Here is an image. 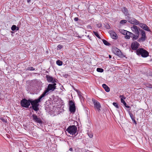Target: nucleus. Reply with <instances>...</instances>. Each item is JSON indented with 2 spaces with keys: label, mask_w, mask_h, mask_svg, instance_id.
Instances as JSON below:
<instances>
[{
  "label": "nucleus",
  "mask_w": 152,
  "mask_h": 152,
  "mask_svg": "<svg viewBox=\"0 0 152 152\" xmlns=\"http://www.w3.org/2000/svg\"><path fill=\"white\" fill-rule=\"evenodd\" d=\"M137 53L138 55H141L143 57H145L148 56V52L146 50L142 49L139 48L137 50Z\"/></svg>",
  "instance_id": "7ed1b4c3"
},
{
  "label": "nucleus",
  "mask_w": 152,
  "mask_h": 152,
  "mask_svg": "<svg viewBox=\"0 0 152 152\" xmlns=\"http://www.w3.org/2000/svg\"><path fill=\"white\" fill-rule=\"evenodd\" d=\"M127 22V20H123L121 21L120 22V24H124L126 23Z\"/></svg>",
  "instance_id": "c85d7f7f"
},
{
  "label": "nucleus",
  "mask_w": 152,
  "mask_h": 152,
  "mask_svg": "<svg viewBox=\"0 0 152 152\" xmlns=\"http://www.w3.org/2000/svg\"><path fill=\"white\" fill-rule=\"evenodd\" d=\"M121 11L125 15L128 16L130 15L127 9L125 7H122L121 8Z\"/></svg>",
  "instance_id": "dca6fc26"
},
{
  "label": "nucleus",
  "mask_w": 152,
  "mask_h": 152,
  "mask_svg": "<svg viewBox=\"0 0 152 152\" xmlns=\"http://www.w3.org/2000/svg\"><path fill=\"white\" fill-rule=\"evenodd\" d=\"M46 78L47 81L49 83L52 82L54 83L57 82V80L54 78H53L52 77H51L49 75H47L46 76Z\"/></svg>",
  "instance_id": "1a4fd4ad"
},
{
  "label": "nucleus",
  "mask_w": 152,
  "mask_h": 152,
  "mask_svg": "<svg viewBox=\"0 0 152 152\" xmlns=\"http://www.w3.org/2000/svg\"><path fill=\"white\" fill-rule=\"evenodd\" d=\"M44 97V96L41 94L38 99H36L34 100L31 99L30 103L32 106L39 105L38 103L40 102L41 100H42V98Z\"/></svg>",
  "instance_id": "39448f33"
},
{
  "label": "nucleus",
  "mask_w": 152,
  "mask_h": 152,
  "mask_svg": "<svg viewBox=\"0 0 152 152\" xmlns=\"http://www.w3.org/2000/svg\"><path fill=\"white\" fill-rule=\"evenodd\" d=\"M121 103H123L124 105H126V104L125 102V101L123 99H121Z\"/></svg>",
  "instance_id": "e433bc0d"
},
{
  "label": "nucleus",
  "mask_w": 152,
  "mask_h": 152,
  "mask_svg": "<svg viewBox=\"0 0 152 152\" xmlns=\"http://www.w3.org/2000/svg\"><path fill=\"white\" fill-rule=\"evenodd\" d=\"M102 41L103 43L106 45L109 46L110 45L109 42L104 39H103Z\"/></svg>",
  "instance_id": "5701e85b"
},
{
  "label": "nucleus",
  "mask_w": 152,
  "mask_h": 152,
  "mask_svg": "<svg viewBox=\"0 0 152 152\" xmlns=\"http://www.w3.org/2000/svg\"><path fill=\"white\" fill-rule=\"evenodd\" d=\"M136 35H135L133 34V38H132V39L133 40H136L138 39L139 37V33L138 34H136Z\"/></svg>",
  "instance_id": "412c9836"
},
{
  "label": "nucleus",
  "mask_w": 152,
  "mask_h": 152,
  "mask_svg": "<svg viewBox=\"0 0 152 152\" xmlns=\"http://www.w3.org/2000/svg\"><path fill=\"white\" fill-rule=\"evenodd\" d=\"M1 119L2 121H3L4 122H6V120H5L4 119H3V118H1Z\"/></svg>",
  "instance_id": "37998d69"
},
{
  "label": "nucleus",
  "mask_w": 152,
  "mask_h": 152,
  "mask_svg": "<svg viewBox=\"0 0 152 152\" xmlns=\"http://www.w3.org/2000/svg\"><path fill=\"white\" fill-rule=\"evenodd\" d=\"M28 69L29 70H34V69L32 67H30L28 68Z\"/></svg>",
  "instance_id": "f704fd0d"
},
{
  "label": "nucleus",
  "mask_w": 152,
  "mask_h": 152,
  "mask_svg": "<svg viewBox=\"0 0 152 152\" xmlns=\"http://www.w3.org/2000/svg\"><path fill=\"white\" fill-rule=\"evenodd\" d=\"M145 86L148 88H152V85L149 83H146L145 84Z\"/></svg>",
  "instance_id": "393cba45"
},
{
  "label": "nucleus",
  "mask_w": 152,
  "mask_h": 152,
  "mask_svg": "<svg viewBox=\"0 0 152 152\" xmlns=\"http://www.w3.org/2000/svg\"><path fill=\"white\" fill-rule=\"evenodd\" d=\"M106 28L107 29H109L110 28V26L109 25H107V26H106Z\"/></svg>",
  "instance_id": "79ce46f5"
},
{
  "label": "nucleus",
  "mask_w": 152,
  "mask_h": 152,
  "mask_svg": "<svg viewBox=\"0 0 152 152\" xmlns=\"http://www.w3.org/2000/svg\"><path fill=\"white\" fill-rule=\"evenodd\" d=\"M87 134L90 138H92L93 137V134L92 132H88Z\"/></svg>",
  "instance_id": "bb28decb"
},
{
  "label": "nucleus",
  "mask_w": 152,
  "mask_h": 152,
  "mask_svg": "<svg viewBox=\"0 0 152 152\" xmlns=\"http://www.w3.org/2000/svg\"><path fill=\"white\" fill-rule=\"evenodd\" d=\"M75 106L74 103L72 101H70L69 106Z\"/></svg>",
  "instance_id": "473e14b6"
},
{
  "label": "nucleus",
  "mask_w": 152,
  "mask_h": 152,
  "mask_svg": "<svg viewBox=\"0 0 152 152\" xmlns=\"http://www.w3.org/2000/svg\"><path fill=\"white\" fill-rule=\"evenodd\" d=\"M16 30H19V27H17V28Z\"/></svg>",
  "instance_id": "49530a36"
},
{
  "label": "nucleus",
  "mask_w": 152,
  "mask_h": 152,
  "mask_svg": "<svg viewBox=\"0 0 152 152\" xmlns=\"http://www.w3.org/2000/svg\"><path fill=\"white\" fill-rule=\"evenodd\" d=\"M57 48V50H60L63 48V46L61 45H58Z\"/></svg>",
  "instance_id": "72a5a7b5"
},
{
  "label": "nucleus",
  "mask_w": 152,
  "mask_h": 152,
  "mask_svg": "<svg viewBox=\"0 0 152 152\" xmlns=\"http://www.w3.org/2000/svg\"><path fill=\"white\" fill-rule=\"evenodd\" d=\"M133 35V33L127 31V33L125 35L126 36L125 37L126 39H129L130 38V37H132Z\"/></svg>",
  "instance_id": "f3484780"
},
{
  "label": "nucleus",
  "mask_w": 152,
  "mask_h": 152,
  "mask_svg": "<svg viewBox=\"0 0 152 152\" xmlns=\"http://www.w3.org/2000/svg\"><path fill=\"white\" fill-rule=\"evenodd\" d=\"M129 113L132 121H134L136 124V121L135 120V118L133 114L132 113H131L130 111L129 112Z\"/></svg>",
  "instance_id": "6ab92c4d"
},
{
  "label": "nucleus",
  "mask_w": 152,
  "mask_h": 152,
  "mask_svg": "<svg viewBox=\"0 0 152 152\" xmlns=\"http://www.w3.org/2000/svg\"><path fill=\"white\" fill-rule=\"evenodd\" d=\"M56 84L55 83L53 84H50L48 85L47 89L42 94L44 97L48 94V93L50 91H53L56 88Z\"/></svg>",
  "instance_id": "f257e3e1"
},
{
  "label": "nucleus",
  "mask_w": 152,
  "mask_h": 152,
  "mask_svg": "<svg viewBox=\"0 0 152 152\" xmlns=\"http://www.w3.org/2000/svg\"><path fill=\"white\" fill-rule=\"evenodd\" d=\"M17 28V26L15 25H13L11 27V30L14 31Z\"/></svg>",
  "instance_id": "7c9ffc66"
},
{
  "label": "nucleus",
  "mask_w": 152,
  "mask_h": 152,
  "mask_svg": "<svg viewBox=\"0 0 152 152\" xmlns=\"http://www.w3.org/2000/svg\"><path fill=\"white\" fill-rule=\"evenodd\" d=\"M111 37L114 39H116L118 36L116 33L113 31H111L109 32Z\"/></svg>",
  "instance_id": "4468645a"
},
{
  "label": "nucleus",
  "mask_w": 152,
  "mask_h": 152,
  "mask_svg": "<svg viewBox=\"0 0 152 152\" xmlns=\"http://www.w3.org/2000/svg\"><path fill=\"white\" fill-rule=\"evenodd\" d=\"M92 101L94 104V107L97 109L98 111H100L101 106L99 102L94 99H92Z\"/></svg>",
  "instance_id": "6e6552de"
},
{
  "label": "nucleus",
  "mask_w": 152,
  "mask_h": 152,
  "mask_svg": "<svg viewBox=\"0 0 152 152\" xmlns=\"http://www.w3.org/2000/svg\"><path fill=\"white\" fill-rule=\"evenodd\" d=\"M74 20L76 21H77L78 20V18L77 17L75 18Z\"/></svg>",
  "instance_id": "ea45409f"
},
{
  "label": "nucleus",
  "mask_w": 152,
  "mask_h": 152,
  "mask_svg": "<svg viewBox=\"0 0 152 152\" xmlns=\"http://www.w3.org/2000/svg\"><path fill=\"white\" fill-rule=\"evenodd\" d=\"M113 105L116 108H119V106L118 104V103L116 102H113Z\"/></svg>",
  "instance_id": "2f4dec72"
},
{
  "label": "nucleus",
  "mask_w": 152,
  "mask_h": 152,
  "mask_svg": "<svg viewBox=\"0 0 152 152\" xmlns=\"http://www.w3.org/2000/svg\"><path fill=\"white\" fill-rule=\"evenodd\" d=\"M88 37H89V35H88Z\"/></svg>",
  "instance_id": "8fccbe9b"
},
{
  "label": "nucleus",
  "mask_w": 152,
  "mask_h": 152,
  "mask_svg": "<svg viewBox=\"0 0 152 152\" xmlns=\"http://www.w3.org/2000/svg\"><path fill=\"white\" fill-rule=\"evenodd\" d=\"M120 98H121V99H123L124 100V99H125L126 98L124 97V95H120L119 96Z\"/></svg>",
  "instance_id": "c9c22d12"
},
{
  "label": "nucleus",
  "mask_w": 152,
  "mask_h": 152,
  "mask_svg": "<svg viewBox=\"0 0 152 152\" xmlns=\"http://www.w3.org/2000/svg\"><path fill=\"white\" fill-rule=\"evenodd\" d=\"M31 99L27 100L25 99H23L21 101V106L25 108H28L30 105Z\"/></svg>",
  "instance_id": "20e7f679"
},
{
  "label": "nucleus",
  "mask_w": 152,
  "mask_h": 152,
  "mask_svg": "<svg viewBox=\"0 0 152 152\" xmlns=\"http://www.w3.org/2000/svg\"><path fill=\"white\" fill-rule=\"evenodd\" d=\"M96 71L99 72H103L104 70L102 68H97Z\"/></svg>",
  "instance_id": "cd10ccee"
},
{
  "label": "nucleus",
  "mask_w": 152,
  "mask_h": 152,
  "mask_svg": "<svg viewBox=\"0 0 152 152\" xmlns=\"http://www.w3.org/2000/svg\"><path fill=\"white\" fill-rule=\"evenodd\" d=\"M114 53L115 54L119 57H122V54L119 49L116 48L114 49Z\"/></svg>",
  "instance_id": "f8f14e48"
},
{
  "label": "nucleus",
  "mask_w": 152,
  "mask_h": 152,
  "mask_svg": "<svg viewBox=\"0 0 152 152\" xmlns=\"http://www.w3.org/2000/svg\"><path fill=\"white\" fill-rule=\"evenodd\" d=\"M39 105L32 106V107L33 110L35 111H37L39 110L38 106Z\"/></svg>",
  "instance_id": "b1692460"
},
{
  "label": "nucleus",
  "mask_w": 152,
  "mask_h": 152,
  "mask_svg": "<svg viewBox=\"0 0 152 152\" xmlns=\"http://www.w3.org/2000/svg\"><path fill=\"white\" fill-rule=\"evenodd\" d=\"M139 45V43L137 42H133L132 43L131 47L133 50H137L138 48Z\"/></svg>",
  "instance_id": "ddd939ff"
},
{
  "label": "nucleus",
  "mask_w": 152,
  "mask_h": 152,
  "mask_svg": "<svg viewBox=\"0 0 152 152\" xmlns=\"http://www.w3.org/2000/svg\"><path fill=\"white\" fill-rule=\"evenodd\" d=\"M93 33L99 39H100V37L99 35L97 32H95V31H93Z\"/></svg>",
  "instance_id": "c756f323"
},
{
  "label": "nucleus",
  "mask_w": 152,
  "mask_h": 152,
  "mask_svg": "<svg viewBox=\"0 0 152 152\" xmlns=\"http://www.w3.org/2000/svg\"><path fill=\"white\" fill-rule=\"evenodd\" d=\"M128 21L131 23L135 25H138L139 24V22L134 18H132L129 17L128 19Z\"/></svg>",
  "instance_id": "0eeeda50"
},
{
  "label": "nucleus",
  "mask_w": 152,
  "mask_h": 152,
  "mask_svg": "<svg viewBox=\"0 0 152 152\" xmlns=\"http://www.w3.org/2000/svg\"><path fill=\"white\" fill-rule=\"evenodd\" d=\"M102 86L106 92H109L110 91V88L106 85L104 84L102 85Z\"/></svg>",
  "instance_id": "a211bd4d"
},
{
  "label": "nucleus",
  "mask_w": 152,
  "mask_h": 152,
  "mask_svg": "<svg viewBox=\"0 0 152 152\" xmlns=\"http://www.w3.org/2000/svg\"><path fill=\"white\" fill-rule=\"evenodd\" d=\"M111 57H112L110 55H109V58H111Z\"/></svg>",
  "instance_id": "09e8293b"
},
{
  "label": "nucleus",
  "mask_w": 152,
  "mask_h": 152,
  "mask_svg": "<svg viewBox=\"0 0 152 152\" xmlns=\"http://www.w3.org/2000/svg\"><path fill=\"white\" fill-rule=\"evenodd\" d=\"M56 64L59 66H61L62 65V62L59 60H57L56 62Z\"/></svg>",
  "instance_id": "a878e982"
},
{
  "label": "nucleus",
  "mask_w": 152,
  "mask_h": 152,
  "mask_svg": "<svg viewBox=\"0 0 152 152\" xmlns=\"http://www.w3.org/2000/svg\"><path fill=\"white\" fill-rule=\"evenodd\" d=\"M141 37L140 38L138 39V41L140 42H144L146 40V34L145 32L142 30H141Z\"/></svg>",
  "instance_id": "423d86ee"
},
{
  "label": "nucleus",
  "mask_w": 152,
  "mask_h": 152,
  "mask_svg": "<svg viewBox=\"0 0 152 152\" xmlns=\"http://www.w3.org/2000/svg\"><path fill=\"white\" fill-rule=\"evenodd\" d=\"M87 28L88 29H92V27L90 25H88L87 26Z\"/></svg>",
  "instance_id": "4c0bfd02"
},
{
  "label": "nucleus",
  "mask_w": 152,
  "mask_h": 152,
  "mask_svg": "<svg viewBox=\"0 0 152 152\" xmlns=\"http://www.w3.org/2000/svg\"><path fill=\"white\" fill-rule=\"evenodd\" d=\"M69 109L71 112H74L75 110V106H69Z\"/></svg>",
  "instance_id": "aec40b11"
},
{
  "label": "nucleus",
  "mask_w": 152,
  "mask_h": 152,
  "mask_svg": "<svg viewBox=\"0 0 152 152\" xmlns=\"http://www.w3.org/2000/svg\"><path fill=\"white\" fill-rule=\"evenodd\" d=\"M69 150L71 151H73V149L72 148H70L69 149Z\"/></svg>",
  "instance_id": "a18cd8bd"
},
{
  "label": "nucleus",
  "mask_w": 152,
  "mask_h": 152,
  "mask_svg": "<svg viewBox=\"0 0 152 152\" xmlns=\"http://www.w3.org/2000/svg\"><path fill=\"white\" fill-rule=\"evenodd\" d=\"M139 26L144 30L148 31H150V30L149 29L148 27L146 24L143 23H141L139 24Z\"/></svg>",
  "instance_id": "9b49d317"
},
{
  "label": "nucleus",
  "mask_w": 152,
  "mask_h": 152,
  "mask_svg": "<svg viewBox=\"0 0 152 152\" xmlns=\"http://www.w3.org/2000/svg\"><path fill=\"white\" fill-rule=\"evenodd\" d=\"M78 95L79 96V97H80V99H81V98H83V97L82 96V95L80 94V93H78Z\"/></svg>",
  "instance_id": "a19ab883"
},
{
  "label": "nucleus",
  "mask_w": 152,
  "mask_h": 152,
  "mask_svg": "<svg viewBox=\"0 0 152 152\" xmlns=\"http://www.w3.org/2000/svg\"><path fill=\"white\" fill-rule=\"evenodd\" d=\"M119 31L121 33L124 35L126 34L127 31L124 29H120Z\"/></svg>",
  "instance_id": "4be33fe9"
},
{
  "label": "nucleus",
  "mask_w": 152,
  "mask_h": 152,
  "mask_svg": "<svg viewBox=\"0 0 152 152\" xmlns=\"http://www.w3.org/2000/svg\"><path fill=\"white\" fill-rule=\"evenodd\" d=\"M31 0H27V1L29 3L30 2Z\"/></svg>",
  "instance_id": "de8ad7c7"
},
{
  "label": "nucleus",
  "mask_w": 152,
  "mask_h": 152,
  "mask_svg": "<svg viewBox=\"0 0 152 152\" xmlns=\"http://www.w3.org/2000/svg\"><path fill=\"white\" fill-rule=\"evenodd\" d=\"M125 106L127 108H130V107L129 105H125Z\"/></svg>",
  "instance_id": "c03bdc74"
},
{
  "label": "nucleus",
  "mask_w": 152,
  "mask_h": 152,
  "mask_svg": "<svg viewBox=\"0 0 152 152\" xmlns=\"http://www.w3.org/2000/svg\"><path fill=\"white\" fill-rule=\"evenodd\" d=\"M131 29L132 31L135 33L136 34H138L139 32L137 28V27L133 25V26L131 27Z\"/></svg>",
  "instance_id": "2eb2a0df"
},
{
  "label": "nucleus",
  "mask_w": 152,
  "mask_h": 152,
  "mask_svg": "<svg viewBox=\"0 0 152 152\" xmlns=\"http://www.w3.org/2000/svg\"><path fill=\"white\" fill-rule=\"evenodd\" d=\"M77 127L75 125L70 126L68 127L66 129V131L70 134L73 135H76L77 134Z\"/></svg>",
  "instance_id": "f03ea898"
},
{
  "label": "nucleus",
  "mask_w": 152,
  "mask_h": 152,
  "mask_svg": "<svg viewBox=\"0 0 152 152\" xmlns=\"http://www.w3.org/2000/svg\"><path fill=\"white\" fill-rule=\"evenodd\" d=\"M33 118V120L35 122L39 124L41 123L42 121L41 119L37 117V116L35 114H33L32 116Z\"/></svg>",
  "instance_id": "9d476101"
},
{
  "label": "nucleus",
  "mask_w": 152,
  "mask_h": 152,
  "mask_svg": "<svg viewBox=\"0 0 152 152\" xmlns=\"http://www.w3.org/2000/svg\"><path fill=\"white\" fill-rule=\"evenodd\" d=\"M96 26L100 28L102 26V24L101 23L97 24Z\"/></svg>",
  "instance_id": "58836bf2"
}]
</instances>
